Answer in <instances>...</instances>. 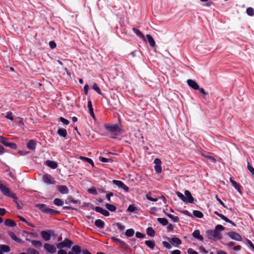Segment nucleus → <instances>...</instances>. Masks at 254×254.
<instances>
[{"label":"nucleus","mask_w":254,"mask_h":254,"mask_svg":"<svg viewBox=\"0 0 254 254\" xmlns=\"http://www.w3.org/2000/svg\"><path fill=\"white\" fill-rule=\"evenodd\" d=\"M60 121L62 123H63L65 125H67L69 123V122L67 120H66V119H65L64 118L62 117L60 118Z\"/></svg>","instance_id":"603ef678"},{"label":"nucleus","mask_w":254,"mask_h":254,"mask_svg":"<svg viewBox=\"0 0 254 254\" xmlns=\"http://www.w3.org/2000/svg\"><path fill=\"white\" fill-rule=\"evenodd\" d=\"M81 253V249L78 245L73 246L71 248V251L68 253L67 254H80Z\"/></svg>","instance_id":"9b49d317"},{"label":"nucleus","mask_w":254,"mask_h":254,"mask_svg":"<svg viewBox=\"0 0 254 254\" xmlns=\"http://www.w3.org/2000/svg\"><path fill=\"white\" fill-rule=\"evenodd\" d=\"M36 141L34 140L31 139L28 142L27 144V147L30 150H34L36 148Z\"/></svg>","instance_id":"4468645a"},{"label":"nucleus","mask_w":254,"mask_h":254,"mask_svg":"<svg viewBox=\"0 0 254 254\" xmlns=\"http://www.w3.org/2000/svg\"><path fill=\"white\" fill-rule=\"evenodd\" d=\"M118 244L119 245L120 247L122 248H126L127 247V245L122 240H120Z\"/></svg>","instance_id":"e2e57ef3"},{"label":"nucleus","mask_w":254,"mask_h":254,"mask_svg":"<svg viewBox=\"0 0 254 254\" xmlns=\"http://www.w3.org/2000/svg\"><path fill=\"white\" fill-rule=\"evenodd\" d=\"M215 229L217 231L219 232L223 231L225 229V227L221 225H217L216 226Z\"/></svg>","instance_id":"09e8293b"},{"label":"nucleus","mask_w":254,"mask_h":254,"mask_svg":"<svg viewBox=\"0 0 254 254\" xmlns=\"http://www.w3.org/2000/svg\"><path fill=\"white\" fill-rule=\"evenodd\" d=\"M94 224L97 228L100 229L103 228L105 226L104 222L103 220L99 219L96 220L94 222Z\"/></svg>","instance_id":"6ab92c4d"},{"label":"nucleus","mask_w":254,"mask_h":254,"mask_svg":"<svg viewBox=\"0 0 254 254\" xmlns=\"http://www.w3.org/2000/svg\"><path fill=\"white\" fill-rule=\"evenodd\" d=\"M228 235L232 239L237 241H241L242 240V238L241 236L234 232H230L228 233Z\"/></svg>","instance_id":"423d86ee"},{"label":"nucleus","mask_w":254,"mask_h":254,"mask_svg":"<svg viewBox=\"0 0 254 254\" xmlns=\"http://www.w3.org/2000/svg\"><path fill=\"white\" fill-rule=\"evenodd\" d=\"M151 192H148L146 194V198L150 200V201H154V202H156L158 200V198H154L153 197H152L150 195H151Z\"/></svg>","instance_id":"79ce46f5"},{"label":"nucleus","mask_w":254,"mask_h":254,"mask_svg":"<svg viewBox=\"0 0 254 254\" xmlns=\"http://www.w3.org/2000/svg\"><path fill=\"white\" fill-rule=\"evenodd\" d=\"M46 165L53 169H55L58 167V164L56 162L49 160L46 161Z\"/></svg>","instance_id":"f3484780"},{"label":"nucleus","mask_w":254,"mask_h":254,"mask_svg":"<svg viewBox=\"0 0 254 254\" xmlns=\"http://www.w3.org/2000/svg\"><path fill=\"white\" fill-rule=\"evenodd\" d=\"M120 188L122 189L126 192H127L129 190L128 187H127L123 182L122 184L120 186Z\"/></svg>","instance_id":"5fc2aeb1"},{"label":"nucleus","mask_w":254,"mask_h":254,"mask_svg":"<svg viewBox=\"0 0 254 254\" xmlns=\"http://www.w3.org/2000/svg\"><path fill=\"white\" fill-rule=\"evenodd\" d=\"M146 233L149 236L153 237L155 236V232L152 227H148L146 229Z\"/></svg>","instance_id":"cd10ccee"},{"label":"nucleus","mask_w":254,"mask_h":254,"mask_svg":"<svg viewBox=\"0 0 254 254\" xmlns=\"http://www.w3.org/2000/svg\"><path fill=\"white\" fill-rule=\"evenodd\" d=\"M162 244H163V246L165 248H167L168 249H170L172 248V246H171V244L169 243H168V242H167L166 241H163L162 242Z\"/></svg>","instance_id":"8fccbe9b"},{"label":"nucleus","mask_w":254,"mask_h":254,"mask_svg":"<svg viewBox=\"0 0 254 254\" xmlns=\"http://www.w3.org/2000/svg\"><path fill=\"white\" fill-rule=\"evenodd\" d=\"M182 213L186 215H187L188 216H190V217H192V215L191 214L188 210H180V211Z\"/></svg>","instance_id":"052dcab7"},{"label":"nucleus","mask_w":254,"mask_h":254,"mask_svg":"<svg viewBox=\"0 0 254 254\" xmlns=\"http://www.w3.org/2000/svg\"><path fill=\"white\" fill-rule=\"evenodd\" d=\"M0 249L2 251V253H8L10 251V247L5 245H0Z\"/></svg>","instance_id":"a878e982"},{"label":"nucleus","mask_w":254,"mask_h":254,"mask_svg":"<svg viewBox=\"0 0 254 254\" xmlns=\"http://www.w3.org/2000/svg\"><path fill=\"white\" fill-rule=\"evenodd\" d=\"M134 234V231L133 229H129L126 230L125 235L127 237H131Z\"/></svg>","instance_id":"f704fd0d"},{"label":"nucleus","mask_w":254,"mask_h":254,"mask_svg":"<svg viewBox=\"0 0 254 254\" xmlns=\"http://www.w3.org/2000/svg\"><path fill=\"white\" fill-rule=\"evenodd\" d=\"M206 234L209 239H213L217 238L220 240L222 239V236L219 232H217L215 229L214 230H209L206 231Z\"/></svg>","instance_id":"f257e3e1"},{"label":"nucleus","mask_w":254,"mask_h":254,"mask_svg":"<svg viewBox=\"0 0 254 254\" xmlns=\"http://www.w3.org/2000/svg\"><path fill=\"white\" fill-rule=\"evenodd\" d=\"M154 163L155 164L154 169L155 172L158 174L161 173L162 172V167L161 166V161L160 159L156 158L154 161Z\"/></svg>","instance_id":"7ed1b4c3"},{"label":"nucleus","mask_w":254,"mask_h":254,"mask_svg":"<svg viewBox=\"0 0 254 254\" xmlns=\"http://www.w3.org/2000/svg\"><path fill=\"white\" fill-rule=\"evenodd\" d=\"M188 254H198L196 251L190 248L188 250Z\"/></svg>","instance_id":"774afa93"},{"label":"nucleus","mask_w":254,"mask_h":254,"mask_svg":"<svg viewBox=\"0 0 254 254\" xmlns=\"http://www.w3.org/2000/svg\"><path fill=\"white\" fill-rule=\"evenodd\" d=\"M8 235L11 237V238L16 242H21V240L19 238H17L16 235L13 232H9L8 233Z\"/></svg>","instance_id":"b1692460"},{"label":"nucleus","mask_w":254,"mask_h":254,"mask_svg":"<svg viewBox=\"0 0 254 254\" xmlns=\"http://www.w3.org/2000/svg\"><path fill=\"white\" fill-rule=\"evenodd\" d=\"M177 195L184 202L186 201L185 196L180 192H176Z\"/></svg>","instance_id":"de8ad7c7"},{"label":"nucleus","mask_w":254,"mask_h":254,"mask_svg":"<svg viewBox=\"0 0 254 254\" xmlns=\"http://www.w3.org/2000/svg\"><path fill=\"white\" fill-rule=\"evenodd\" d=\"M1 143L4 146H5L6 147H8L12 149H15L17 148V145L15 143H12V142H9L8 141H7V140L6 139L1 140Z\"/></svg>","instance_id":"f8f14e48"},{"label":"nucleus","mask_w":254,"mask_h":254,"mask_svg":"<svg viewBox=\"0 0 254 254\" xmlns=\"http://www.w3.org/2000/svg\"><path fill=\"white\" fill-rule=\"evenodd\" d=\"M137 209V208L134 205H129L127 209V211L130 212H133L135 210H136Z\"/></svg>","instance_id":"c03bdc74"},{"label":"nucleus","mask_w":254,"mask_h":254,"mask_svg":"<svg viewBox=\"0 0 254 254\" xmlns=\"http://www.w3.org/2000/svg\"><path fill=\"white\" fill-rule=\"evenodd\" d=\"M92 206V209L95 210L96 212L101 213L105 216H108L110 215V213L107 210L104 209L99 206L94 207L93 205H91Z\"/></svg>","instance_id":"20e7f679"},{"label":"nucleus","mask_w":254,"mask_h":254,"mask_svg":"<svg viewBox=\"0 0 254 254\" xmlns=\"http://www.w3.org/2000/svg\"><path fill=\"white\" fill-rule=\"evenodd\" d=\"M27 252L29 254H40L36 250L33 248H29Z\"/></svg>","instance_id":"a18cd8bd"},{"label":"nucleus","mask_w":254,"mask_h":254,"mask_svg":"<svg viewBox=\"0 0 254 254\" xmlns=\"http://www.w3.org/2000/svg\"><path fill=\"white\" fill-rule=\"evenodd\" d=\"M63 242L64 244L65 247L68 248H70L73 244L72 242L67 238H65Z\"/></svg>","instance_id":"7c9ffc66"},{"label":"nucleus","mask_w":254,"mask_h":254,"mask_svg":"<svg viewBox=\"0 0 254 254\" xmlns=\"http://www.w3.org/2000/svg\"><path fill=\"white\" fill-rule=\"evenodd\" d=\"M135 236L137 238H140V239H143L145 237V235L139 232H137L135 233Z\"/></svg>","instance_id":"864d4df0"},{"label":"nucleus","mask_w":254,"mask_h":254,"mask_svg":"<svg viewBox=\"0 0 254 254\" xmlns=\"http://www.w3.org/2000/svg\"><path fill=\"white\" fill-rule=\"evenodd\" d=\"M166 215H167L168 217H169L174 222H177L179 220V218L178 216H174L172 214L166 213Z\"/></svg>","instance_id":"c9c22d12"},{"label":"nucleus","mask_w":254,"mask_h":254,"mask_svg":"<svg viewBox=\"0 0 254 254\" xmlns=\"http://www.w3.org/2000/svg\"><path fill=\"white\" fill-rule=\"evenodd\" d=\"M93 89H94L98 94L102 95V92H101L100 88L98 87V85L94 83L92 86Z\"/></svg>","instance_id":"4c0bfd02"},{"label":"nucleus","mask_w":254,"mask_h":254,"mask_svg":"<svg viewBox=\"0 0 254 254\" xmlns=\"http://www.w3.org/2000/svg\"><path fill=\"white\" fill-rule=\"evenodd\" d=\"M113 195H114L113 193L112 192H110L106 194V197L109 201H111V197L113 196Z\"/></svg>","instance_id":"338daca9"},{"label":"nucleus","mask_w":254,"mask_h":254,"mask_svg":"<svg viewBox=\"0 0 254 254\" xmlns=\"http://www.w3.org/2000/svg\"><path fill=\"white\" fill-rule=\"evenodd\" d=\"M113 182V184L117 186L119 188L120 187V186L123 183V182L121 181H118V180H113L112 181Z\"/></svg>","instance_id":"6e6d98bb"},{"label":"nucleus","mask_w":254,"mask_h":254,"mask_svg":"<svg viewBox=\"0 0 254 254\" xmlns=\"http://www.w3.org/2000/svg\"><path fill=\"white\" fill-rule=\"evenodd\" d=\"M57 133L61 137H65L67 136L66 130L64 128H60L57 131Z\"/></svg>","instance_id":"412c9836"},{"label":"nucleus","mask_w":254,"mask_h":254,"mask_svg":"<svg viewBox=\"0 0 254 254\" xmlns=\"http://www.w3.org/2000/svg\"><path fill=\"white\" fill-rule=\"evenodd\" d=\"M88 192L90 193V194H94V195H96L97 194V191L95 189V188L94 187H92L89 189L88 190Z\"/></svg>","instance_id":"49530a36"},{"label":"nucleus","mask_w":254,"mask_h":254,"mask_svg":"<svg viewBox=\"0 0 254 254\" xmlns=\"http://www.w3.org/2000/svg\"><path fill=\"white\" fill-rule=\"evenodd\" d=\"M5 118L8 120L12 121L13 120V117L12 116V114L11 112L7 113Z\"/></svg>","instance_id":"13d9d810"},{"label":"nucleus","mask_w":254,"mask_h":254,"mask_svg":"<svg viewBox=\"0 0 254 254\" xmlns=\"http://www.w3.org/2000/svg\"><path fill=\"white\" fill-rule=\"evenodd\" d=\"M185 195L186 201L185 203H192L194 201L193 197L192 196L190 191L188 190H186L185 191Z\"/></svg>","instance_id":"0eeeda50"},{"label":"nucleus","mask_w":254,"mask_h":254,"mask_svg":"<svg viewBox=\"0 0 254 254\" xmlns=\"http://www.w3.org/2000/svg\"><path fill=\"white\" fill-rule=\"evenodd\" d=\"M105 206L108 210L111 212H115L117 209V207L115 205L110 203H106Z\"/></svg>","instance_id":"393cba45"},{"label":"nucleus","mask_w":254,"mask_h":254,"mask_svg":"<svg viewBox=\"0 0 254 254\" xmlns=\"http://www.w3.org/2000/svg\"><path fill=\"white\" fill-rule=\"evenodd\" d=\"M247 244L254 251V245L253 243L249 240L247 239Z\"/></svg>","instance_id":"0e129e2a"},{"label":"nucleus","mask_w":254,"mask_h":254,"mask_svg":"<svg viewBox=\"0 0 254 254\" xmlns=\"http://www.w3.org/2000/svg\"><path fill=\"white\" fill-rule=\"evenodd\" d=\"M157 221L163 226H166L168 224V220L165 218H158Z\"/></svg>","instance_id":"473e14b6"},{"label":"nucleus","mask_w":254,"mask_h":254,"mask_svg":"<svg viewBox=\"0 0 254 254\" xmlns=\"http://www.w3.org/2000/svg\"><path fill=\"white\" fill-rule=\"evenodd\" d=\"M132 31L134 32V33L136 34V35L142 38L143 40H145V37L143 35V34L141 32V31H140L139 30L135 28H133Z\"/></svg>","instance_id":"c85d7f7f"},{"label":"nucleus","mask_w":254,"mask_h":254,"mask_svg":"<svg viewBox=\"0 0 254 254\" xmlns=\"http://www.w3.org/2000/svg\"><path fill=\"white\" fill-rule=\"evenodd\" d=\"M230 181L232 185V186L235 188L236 190H237L239 192H240L241 190V186L238 184L235 181L233 180L232 178H230Z\"/></svg>","instance_id":"5701e85b"},{"label":"nucleus","mask_w":254,"mask_h":254,"mask_svg":"<svg viewBox=\"0 0 254 254\" xmlns=\"http://www.w3.org/2000/svg\"><path fill=\"white\" fill-rule=\"evenodd\" d=\"M58 190L62 194H67L68 193V189L67 187L64 185H60L57 186Z\"/></svg>","instance_id":"dca6fc26"},{"label":"nucleus","mask_w":254,"mask_h":254,"mask_svg":"<svg viewBox=\"0 0 254 254\" xmlns=\"http://www.w3.org/2000/svg\"><path fill=\"white\" fill-rule=\"evenodd\" d=\"M215 198L216 200L221 204L224 208H227V206L225 205V204L223 203V202L219 198L218 195H215Z\"/></svg>","instance_id":"bf43d9fd"},{"label":"nucleus","mask_w":254,"mask_h":254,"mask_svg":"<svg viewBox=\"0 0 254 254\" xmlns=\"http://www.w3.org/2000/svg\"><path fill=\"white\" fill-rule=\"evenodd\" d=\"M32 245L36 248H40L42 246V243L41 242L37 240H32L31 241Z\"/></svg>","instance_id":"c756f323"},{"label":"nucleus","mask_w":254,"mask_h":254,"mask_svg":"<svg viewBox=\"0 0 254 254\" xmlns=\"http://www.w3.org/2000/svg\"><path fill=\"white\" fill-rule=\"evenodd\" d=\"M99 160L102 162H108L111 160V159H107L106 158L103 157H100Z\"/></svg>","instance_id":"69168bd1"},{"label":"nucleus","mask_w":254,"mask_h":254,"mask_svg":"<svg viewBox=\"0 0 254 254\" xmlns=\"http://www.w3.org/2000/svg\"><path fill=\"white\" fill-rule=\"evenodd\" d=\"M247 169L253 176H254V168L247 160Z\"/></svg>","instance_id":"a19ab883"},{"label":"nucleus","mask_w":254,"mask_h":254,"mask_svg":"<svg viewBox=\"0 0 254 254\" xmlns=\"http://www.w3.org/2000/svg\"><path fill=\"white\" fill-rule=\"evenodd\" d=\"M214 214H216V215H217L218 216H219V217H220L222 220H224L225 221H226V222H228V223H231L232 225H233V226H236V224L233 222L232 221H231V220L229 219L228 218H227L226 216H225L224 215L219 213L218 211H215L214 212Z\"/></svg>","instance_id":"6e6552de"},{"label":"nucleus","mask_w":254,"mask_h":254,"mask_svg":"<svg viewBox=\"0 0 254 254\" xmlns=\"http://www.w3.org/2000/svg\"><path fill=\"white\" fill-rule=\"evenodd\" d=\"M192 236L200 241H202L203 237L200 234V232L198 230H195L192 234Z\"/></svg>","instance_id":"a211bd4d"},{"label":"nucleus","mask_w":254,"mask_h":254,"mask_svg":"<svg viewBox=\"0 0 254 254\" xmlns=\"http://www.w3.org/2000/svg\"><path fill=\"white\" fill-rule=\"evenodd\" d=\"M105 127L106 129L110 132H116L119 129V126L117 124H114L113 125H109L108 124L105 125Z\"/></svg>","instance_id":"9d476101"},{"label":"nucleus","mask_w":254,"mask_h":254,"mask_svg":"<svg viewBox=\"0 0 254 254\" xmlns=\"http://www.w3.org/2000/svg\"><path fill=\"white\" fill-rule=\"evenodd\" d=\"M54 203L55 205L60 206L64 204V202L60 198H55L54 200Z\"/></svg>","instance_id":"ea45409f"},{"label":"nucleus","mask_w":254,"mask_h":254,"mask_svg":"<svg viewBox=\"0 0 254 254\" xmlns=\"http://www.w3.org/2000/svg\"><path fill=\"white\" fill-rule=\"evenodd\" d=\"M45 213L55 215V214H60V212L58 211L54 210L53 209L48 208L47 209H46V210Z\"/></svg>","instance_id":"2f4dec72"},{"label":"nucleus","mask_w":254,"mask_h":254,"mask_svg":"<svg viewBox=\"0 0 254 254\" xmlns=\"http://www.w3.org/2000/svg\"><path fill=\"white\" fill-rule=\"evenodd\" d=\"M80 158L82 160L86 161V162H88V163H89L93 167L94 166V163H93V160L91 159L87 158V157H81Z\"/></svg>","instance_id":"37998d69"},{"label":"nucleus","mask_w":254,"mask_h":254,"mask_svg":"<svg viewBox=\"0 0 254 254\" xmlns=\"http://www.w3.org/2000/svg\"><path fill=\"white\" fill-rule=\"evenodd\" d=\"M146 38L151 47H153L155 46V42L150 34L146 35Z\"/></svg>","instance_id":"4be33fe9"},{"label":"nucleus","mask_w":254,"mask_h":254,"mask_svg":"<svg viewBox=\"0 0 254 254\" xmlns=\"http://www.w3.org/2000/svg\"><path fill=\"white\" fill-rule=\"evenodd\" d=\"M4 224L7 226H9V227H15L16 226V222L10 219H7L5 220L4 221Z\"/></svg>","instance_id":"aec40b11"},{"label":"nucleus","mask_w":254,"mask_h":254,"mask_svg":"<svg viewBox=\"0 0 254 254\" xmlns=\"http://www.w3.org/2000/svg\"><path fill=\"white\" fill-rule=\"evenodd\" d=\"M56 247L58 249H60V250H62L63 248L65 247L64 244L63 243V242L59 243L57 244Z\"/></svg>","instance_id":"680f3d73"},{"label":"nucleus","mask_w":254,"mask_h":254,"mask_svg":"<svg viewBox=\"0 0 254 254\" xmlns=\"http://www.w3.org/2000/svg\"><path fill=\"white\" fill-rule=\"evenodd\" d=\"M246 13L250 16H254V9L253 7H249L246 9Z\"/></svg>","instance_id":"58836bf2"},{"label":"nucleus","mask_w":254,"mask_h":254,"mask_svg":"<svg viewBox=\"0 0 254 254\" xmlns=\"http://www.w3.org/2000/svg\"><path fill=\"white\" fill-rule=\"evenodd\" d=\"M37 207L41 211L43 212L44 213L46 212V210L48 208L47 205L45 204H39L37 205Z\"/></svg>","instance_id":"e433bc0d"},{"label":"nucleus","mask_w":254,"mask_h":254,"mask_svg":"<svg viewBox=\"0 0 254 254\" xmlns=\"http://www.w3.org/2000/svg\"><path fill=\"white\" fill-rule=\"evenodd\" d=\"M67 200L75 204H77L79 202L78 200H74L73 198L71 196H68L67 198Z\"/></svg>","instance_id":"3c124183"},{"label":"nucleus","mask_w":254,"mask_h":254,"mask_svg":"<svg viewBox=\"0 0 254 254\" xmlns=\"http://www.w3.org/2000/svg\"><path fill=\"white\" fill-rule=\"evenodd\" d=\"M187 82L188 85L194 90H197V89H199V85L194 80L188 79Z\"/></svg>","instance_id":"1a4fd4ad"},{"label":"nucleus","mask_w":254,"mask_h":254,"mask_svg":"<svg viewBox=\"0 0 254 254\" xmlns=\"http://www.w3.org/2000/svg\"><path fill=\"white\" fill-rule=\"evenodd\" d=\"M169 242L173 245L176 244V245H180L182 244V241L177 237H173L172 238H167Z\"/></svg>","instance_id":"2eb2a0df"},{"label":"nucleus","mask_w":254,"mask_h":254,"mask_svg":"<svg viewBox=\"0 0 254 254\" xmlns=\"http://www.w3.org/2000/svg\"><path fill=\"white\" fill-rule=\"evenodd\" d=\"M193 214L195 217L199 218H201L203 217V213L199 210H193Z\"/></svg>","instance_id":"72a5a7b5"},{"label":"nucleus","mask_w":254,"mask_h":254,"mask_svg":"<svg viewBox=\"0 0 254 254\" xmlns=\"http://www.w3.org/2000/svg\"><path fill=\"white\" fill-rule=\"evenodd\" d=\"M41 235L42 238L46 241H48L51 239V235L49 232L46 231H42Z\"/></svg>","instance_id":"ddd939ff"},{"label":"nucleus","mask_w":254,"mask_h":254,"mask_svg":"<svg viewBox=\"0 0 254 254\" xmlns=\"http://www.w3.org/2000/svg\"><path fill=\"white\" fill-rule=\"evenodd\" d=\"M42 180L48 185H54L56 183L55 179L50 174H46L43 176Z\"/></svg>","instance_id":"f03ea898"},{"label":"nucleus","mask_w":254,"mask_h":254,"mask_svg":"<svg viewBox=\"0 0 254 254\" xmlns=\"http://www.w3.org/2000/svg\"><path fill=\"white\" fill-rule=\"evenodd\" d=\"M116 226L120 231H124L125 229V227L120 223H117Z\"/></svg>","instance_id":"4d7b16f0"},{"label":"nucleus","mask_w":254,"mask_h":254,"mask_svg":"<svg viewBox=\"0 0 254 254\" xmlns=\"http://www.w3.org/2000/svg\"><path fill=\"white\" fill-rule=\"evenodd\" d=\"M145 244L148 247H149L150 249L152 250H153L155 246V242L151 240L145 241Z\"/></svg>","instance_id":"bb28decb"},{"label":"nucleus","mask_w":254,"mask_h":254,"mask_svg":"<svg viewBox=\"0 0 254 254\" xmlns=\"http://www.w3.org/2000/svg\"><path fill=\"white\" fill-rule=\"evenodd\" d=\"M44 248L46 251L51 254H53L56 251V247L54 245L48 243H45L44 245Z\"/></svg>","instance_id":"39448f33"}]
</instances>
